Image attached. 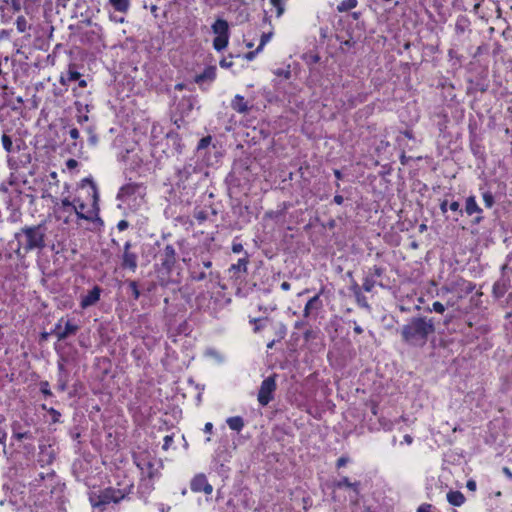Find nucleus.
Returning a JSON list of instances; mask_svg holds the SVG:
<instances>
[{
    "mask_svg": "<svg viewBox=\"0 0 512 512\" xmlns=\"http://www.w3.org/2000/svg\"><path fill=\"white\" fill-rule=\"evenodd\" d=\"M465 210L469 215H473L475 213L479 214L481 212V209L476 203L475 197L471 196L467 198Z\"/></svg>",
    "mask_w": 512,
    "mask_h": 512,
    "instance_id": "nucleus-19",
    "label": "nucleus"
},
{
    "mask_svg": "<svg viewBox=\"0 0 512 512\" xmlns=\"http://www.w3.org/2000/svg\"><path fill=\"white\" fill-rule=\"evenodd\" d=\"M334 174H335V176H336V178H337V179H340V178H341V173H340V171H339V170H335V171H334Z\"/></svg>",
    "mask_w": 512,
    "mask_h": 512,
    "instance_id": "nucleus-53",
    "label": "nucleus"
},
{
    "mask_svg": "<svg viewBox=\"0 0 512 512\" xmlns=\"http://www.w3.org/2000/svg\"><path fill=\"white\" fill-rule=\"evenodd\" d=\"M231 106L235 111H237L239 113H245L248 111L247 102L244 100V97L241 95L235 96V98L232 100Z\"/></svg>",
    "mask_w": 512,
    "mask_h": 512,
    "instance_id": "nucleus-13",
    "label": "nucleus"
},
{
    "mask_svg": "<svg viewBox=\"0 0 512 512\" xmlns=\"http://www.w3.org/2000/svg\"><path fill=\"white\" fill-rule=\"evenodd\" d=\"M125 227L126 226H124V225L119 226L120 230H123Z\"/></svg>",
    "mask_w": 512,
    "mask_h": 512,
    "instance_id": "nucleus-61",
    "label": "nucleus"
},
{
    "mask_svg": "<svg viewBox=\"0 0 512 512\" xmlns=\"http://www.w3.org/2000/svg\"><path fill=\"white\" fill-rule=\"evenodd\" d=\"M432 311L442 314L445 311V306L442 303L436 301L432 305Z\"/></svg>",
    "mask_w": 512,
    "mask_h": 512,
    "instance_id": "nucleus-31",
    "label": "nucleus"
},
{
    "mask_svg": "<svg viewBox=\"0 0 512 512\" xmlns=\"http://www.w3.org/2000/svg\"><path fill=\"white\" fill-rule=\"evenodd\" d=\"M247 47H248V48H252V47H253V44H252V43H248V44H247Z\"/></svg>",
    "mask_w": 512,
    "mask_h": 512,
    "instance_id": "nucleus-60",
    "label": "nucleus"
},
{
    "mask_svg": "<svg viewBox=\"0 0 512 512\" xmlns=\"http://www.w3.org/2000/svg\"><path fill=\"white\" fill-rule=\"evenodd\" d=\"M428 507L429 506H427V507L421 506V507L418 508L417 512H427Z\"/></svg>",
    "mask_w": 512,
    "mask_h": 512,
    "instance_id": "nucleus-51",
    "label": "nucleus"
},
{
    "mask_svg": "<svg viewBox=\"0 0 512 512\" xmlns=\"http://www.w3.org/2000/svg\"><path fill=\"white\" fill-rule=\"evenodd\" d=\"M343 197L341 195H335L334 197V202L338 205L342 204L343 203Z\"/></svg>",
    "mask_w": 512,
    "mask_h": 512,
    "instance_id": "nucleus-43",
    "label": "nucleus"
},
{
    "mask_svg": "<svg viewBox=\"0 0 512 512\" xmlns=\"http://www.w3.org/2000/svg\"><path fill=\"white\" fill-rule=\"evenodd\" d=\"M118 224L124 225V224H128V223H127L125 220H120V221L118 222Z\"/></svg>",
    "mask_w": 512,
    "mask_h": 512,
    "instance_id": "nucleus-57",
    "label": "nucleus"
},
{
    "mask_svg": "<svg viewBox=\"0 0 512 512\" xmlns=\"http://www.w3.org/2000/svg\"><path fill=\"white\" fill-rule=\"evenodd\" d=\"M272 33H263L260 39V43L258 45V51H262L265 45L271 40Z\"/></svg>",
    "mask_w": 512,
    "mask_h": 512,
    "instance_id": "nucleus-27",
    "label": "nucleus"
},
{
    "mask_svg": "<svg viewBox=\"0 0 512 512\" xmlns=\"http://www.w3.org/2000/svg\"><path fill=\"white\" fill-rule=\"evenodd\" d=\"M123 268L129 269L131 271H135L137 267V257L135 254L130 253L125 250L123 254V262H122Z\"/></svg>",
    "mask_w": 512,
    "mask_h": 512,
    "instance_id": "nucleus-12",
    "label": "nucleus"
},
{
    "mask_svg": "<svg viewBox=\"0 0 512 512\" xmlns=\"http://www.w3.org/2000/svg\"><path fill=\"white\" fill-rule=\"evenodd\" d=\"M23 237L28 249L41 248L44 245V234L41 226H30L23 230Z\"/></svg>",
    "mask_w": 512,
    "mask_h": 512,
    "instance_id": "nucleus-6",
    "label": "nucleus"
},
{
    "mask_svg": "<svg viewBox=\"0 0 512 512\" xmlns=\"http://www.w3.org/2000/svg\"><path fill=\"white\" fill-rule=\"evenodd\" d=\"M12 6H13L14 11H19L21 9L20 3L17 0L12 1Z\"/></svg>",
    "mask_w": 512,
    "mask_h": 512,
    "instance_id": "nucleus-41",
    "label": "nucleus"
},
{
    "mask_svg": "<svg viewBox=\"0 0 512 512\" xmlns=\"http://www.w3.org/2000/svg\"><path fill=\"white\" fill-rule=\"evenodd\" d=\"M110 20L116 22V23H123L124 22V17H118L114 14H110Z\"/></svg>",
    "mask_w": 512,
    "mask_h": 512,
    "instance_id": "nucleus-39",
    "label": "nucleus"
},
{
    "mask_svg": "<svg viewBox=\"0 0 512 512\" xmlns=\"http://www.w3.org/2000/svg\"><path fill=\"white\" fill-rule=\"evenodd\" d=\"M275 389L276 383L272 377L263 380L258 392V402L262 406H266L273 399Z\"/></svg>",
    "mask_w": 512,
    "mask_h": 512,
    "instance_id": "nucleus-7",
    "label": "nucleus"
},
{
    "mask_svg": "<svg viewBox=\"0 0 512 512\" xmlns=\"http://www.w3.org/2000/svg\"><path fill=\"white\" fill-rule=\"evenodd\" d=\"M16 100H17V102H18V103H23V99H22V97H20V96H19V97H17V99H16Z\"/></svg>",
    "mask_w": 512,
    "mask_h": 512,
    "instance_id": "nucleus-56",
    "label": "nucleus"
},
{
    "mask_svg": "<svg viewBox=\"0 0 512 512\" xmlns=\"http://www.w3.org/2000/svg\"><path fill=\"white\" fill-rule=\"evenodd\" d=\"M354 331H355V333H357V334H361V333L363 332L362 328H361L360 326H358V325H356V326L354 327Z\"/></svg>",
    "mask_w": 512,
    "mask_h": 512,
    "instance_id": "nucleus-50",
    "label": "nucleus"
},
{
    "mask_svg": "<svg viewBox=\"0 0 512 512\" xmlns=\"http://www.w3.org/2000/svg\"><path fill=\"white\" fill-rule=\"evenodd\" d=\"M87 87V81L84 79L79 80L78 87L73 89V94L76 98H80L83 96L84 92L82 91Z\"/></svg>",
    "mask_w": 512,
    "mask_h": 512,
    "instance_id": "nucleus-26",
    "label": "nucleus"
},
{
    "mask_svg": "<svg viewBox=\"0 0 512 512\" xmlns=\"http://www.w3.org/2000/svg\"><path fill=\"white\" fill-rule=\"evenodd\" d=\"M345 464H346V459L345 458L338 459V461H337V466L338 467L344 466Z\"/></svg>",
    "mask_w": 512,
    "mask_h": 512,
    "instance_id": "nucleus-49",
    "label": "nucleus"
},
{
    "mask_svg": "<svg viewBox=\"0 0 512 512\" xmlns=\"http://www.w3.org/2000/svg\"><path fill=\"white\" fill-rule=\"evenodd\" d=\"M15 24H16L17 31L19 33H24L30 27L28 25L26 18L22 15L17 17Z\"/></svg>",
    "mask_w": 512,
    "mask_h": 512,
    "instance_id": "nucleus-22",
    "label": "nucleus"
},
{
    "mask_svg": "<svg viewBox=\"0 0 512 512\" xmlns=\"http://www.w3.org/2000/svg\"><path fill=\"white\" fill-rule=\"evenodd\" d=\"M247 264H248V260L246 258H241L238 260V262L236 264H233L231 266V270H235V271H239V272H246Z\"/></svg>",
    "mask_w": 512,
    "mask_h": 512,
    "instance_id": "nucleus-25",
    "label": "nucleus"
},
{
    "mask_svg": "<svg viewBox=\"0 0 512 512\" xmlns=\"http://www.w3.org/2000/svg\"><path fill=\"white\" fill-rule=\"evenodd\" d=\"M176 262V253L172 246L165 247L161 254V264L159 271L163 274H169Z\"/></svg>",
    "mask_w": 512,
    "mask_h": 512,
    "instance_id": "nucleus-8",
    "label": "nucleus"
},
{
    "mask_svg": "<svg viewBox=\"0 0 512 512\" xmlns=\"http://www.w3.org/2000/svg\"><path fill=\"white\" fill-rule=\"evenodd\" d=\"M81 74L75 70L69 69L66 74L61 75L60 83L62 85H68L70 82L78 81L80 79Z\"/></svg>",
    "mask_w": 512,
    "mask_h": 512,
    "instance_id": "nucleus-14",
    "label": "nucleus"
},
{
    "mask_svg": "<svg viewBox=\"0 0 512 512\" xmlns=\"http://www.w3.org/2000/svg\"><path fill=\"white\" fill-rule=\"evenodd\" d=\"M205 277V274L204 273H201L198 277L199 280L203 279Z\"/></svg>",
    "mask_w": 512,
    "mask_h": 512,
    "instance_id": "nucleus-58",
    "label": "nucleus"
},
{
    "mask_svg": "<svg viewBox=\"0 0 512 512\" xmlns=\"http://www.w3.org/2000/svg\"><path fill=\"white\" fill-rule=\"evenodd\" d=\"M190 489L195 493L203 492L206 495H211L213 492V487L209 484L204 474H197L192 478L190 482Z\"/></svg>",
    "mask_w": 512,
    "mask_h": 512,
    "instance_id": "nucleus-9",
    "label": "nucleus"
},
{
    "mask_svg": "<svg viewBox=\"0 0 512 512\" xmlns=\"http://www.w3.org/2000/svg\"><path fill=\"white\" fill-rule=\"evenodd\" d=\"M146 188L142 184L130 183L123 186L118 193V207L135 210L145 202Z\"/></svg>",
    "mask_w": 512,
    "mask_h": 512,
    "instance_id": "nucleus-3",
    "label": "nucleus"
},
{
    "mask_svg": "<svg viewBox=\"0 0 512 512\" xmlns=\"http://www.w3.org/2000/svg\"><path fill=\"white\" fill-rule=\"evenodd\" d=\"M1 142H2V146H3L4 150L6 152L10 153L13 148V142H12L11 137L9 135H7L6 133H4L1 137Z\"/></svg>",
    "mask_w": 512,
    "mask_h": 512,
    "instance_id": "nucleus-24",
    "label": "nucleus"
},
{
    "mask_svg": "<svg viewBox=\"0 0 512 512\" xmlns=\"http://www.w3.org/2000/svg\"><path fill=\"white\" fill-rule=\"evenodd\" d=\"M211 140H212L211 136L203 137L197 145L198 150H202V149H205L206 147H208L211 143Z\"/></svg>",
    "mask_w": 512,
    "mask_h": 512,
    "instance_id": "nucleus-30",
    "label": "nucleus"
},
{
    "mask_svg": "<svg viewBox=\"0 0 512 512\" xmlns=\"http://www.w3.org/2000/svg\"><path fill=\"white\" fill-rule=\"evenodd\" d=\"M468 488L474 490L475 489V483L474 482H468L467 484Z\"/></svg>",
    "mask_w": 512,
    "mask_h": 512,
    "instance_id": "nucleus-52",
    "label": "nucleus"
},
{
    "mask_svg": "<svg viewBox=\"0 0 512 512\" xmlns=\"http://www.w3.org/2000/svg\"><path fill=\"white\" fill-rule=\"evenodd\" d=\"M447 207H449V209L453 212H457L459 210V203L458 202H451L450 204H448L447 202H444L441 204V209L443 212H447Z\"/></svg>",
    "mask_w": 512,
    "mask_h": 512,
    "instance_id": "nucleus-28",
    "label": "nucleus"
},
{
    "mask_svg": "<svg viewBox=\"0 0 512 512\" xmlns=\"http://www.w3.org/2000/svg\"><path fill=\"white\" fill-rule=\"evenodd\" d=\"M503 473H504L508 478L512 479V472H511V470H510L509 468L504 467V468H503Z\"/></svg>",
    "mask_w": 512,
    "mask_h": 512,
    "instance_id": "nucleus-44",
    "label": "nucleus"
},
{
    "mask_svg": "<svg viewBox=\"0 0 512 512\" xmlns=\"http://www.w3.org/2000/svg\"><path fill=\"white\" fill-rule=\"evenodd\" d=\"M358 4L357 0H343L337 7L339 12H346L354 9Z\"/></svg>",
    "mask_w": 512,
    "mask_h": 512,
    "instance_id": "nucleus-21",
    "label": "nucleus"
},
{
    "mask_svg": "<svg viewBox=\"0 0 512 512\" xmlns=\"http://www.w3.org/2000/svg\"><path fill=\"white\" fill-rule=\"evenodd\" d=\"M203 265L206 268H210L211 267V262L210 261L204 262Z\"/></svg>",
    "mask_w": 512,
    "mask_h": 512,
    "instance_id": "nucleus-54",
    "label": "nucleus"
},
{
    "mask_svg": "<svg viewBox=\"0 0 512 512\" xmlns=\"http://www.w3.org/2000/svg\"><path fill=\"white\" fill-rule=\"evenodd\" d=\"M281 289L284 290V291H288L290 289V284L288 282H283L281 284Z\"/></svg>",
    "mask_w": 512,
    "mask_h": 512,
    "instance_id": "nucleus-46",
    "label": "nucleus"
},
{
    "mask_svg": "<svg viewBox=\"0 0 512 512\" xmlns=\"http://www.w3.org/2000/svg\"><path fill=\"white\" fill-rule=\"evenodd\" d=\"M78 330V326L74 324L73 322L67 320L64 321L63 319L59 320V322L56 324L54 333L58 340H63L67 338L70 335H74Z\"/></svg>",
    "mask_w": 512,
    "mask_h": 512,
    "instance_id": "nucleus-10",
    "label": "nucleus"
},
{
    "mask_svg": "<svg viewBox=\"0 0 512 512\" xmlns=\"http://www.w3.org/2000/svg\"><path fill=\"white\" fill-rule=\"evenodd\" d=\"M50 414L53 416V420L57 421L60 417V413L56 411L55 409L51 408L49 409Z\"/></svg>",
    "mask_w": 512,
    "mask_h": 512,
    "instance_id": "nucleus-40",
    "label": "nucleus"
},
{
    "mask_svg": "<svg viewBox=\"0 0 512 512\" xmlns=\"http://www.w3.org/2000/svg\"><path fill=\"white\" fill-rule=\"evenodd\" d=\"M483 201L486 207L490 208L494 203V197L490 192H485L483 193Z\"/></svg>",
    "mask_w": 512,
    "mask_h": 512,
    "instance_id": "nucleus-29",
    "label": "nucleus"
},
{
    "mask_svg": "<svg viewBox=\"0 0 512 512\" xmlns=\"http://www.w3.org/2000/svg\"><path fill=\"white\" fill-rule=\"evenodd\" d=\"M242 250H243V246H242V244H240V243H233V245H232V251H233L234 253H240V252H242Z\"/></svg>",
    "mask_w": 512,
    "mask_h": 512,
    "instance_id": "nucleus-38",
    "label": "nucleus"
},
{
    "mask_svg": "<svg viewBox=\"0 0 512 512\" xmlns=\"http://www.w3.org/2000/svg\"><path fill=\"white\" fill-rule=\"evenodd\" d=\"M403 439H404V442L408 445H410L413 441V439L410 435H405Z\"/></svg>",
    "mask_w": 512,
    "mask_h": 512,
    "instance_id": "nucleus-47",
    "label": "nucleus"
},
{
    "mask_svg": "<svg viewBox=\"0 0 512 512\" xmlns=\"http://www.w3.org/2000/svg\"><path fill=\"white\" fill-rule=\"evenodd\" d=\"M69 136L73 140H77L79 138V131L77 128H71L69 130Z\"/></svg>",
    "mask_w": 512,
    "mask_h": 512,
    "instance_id": "nucleus-35",
    "label": "nucleus"
},
{
    "mask_svg": "<svg viewBox=\"0 0 512 512\" xmlns=\"http://www.w3.org/2000/svg\"><path fill=\"white\" fill-rule=\"evenodd\" d=\"M232 65V62H227L226 60L220 61V66L224 68H228Z\"/></svg>",
    "mask_w": 512,
    "mask_h": 512,
    "instance_id": "nucleus-45",
    "label": "nucleus"
},
{
    "mask_svg": "<svg viewBox=\"0 0 512 512\" xmlns=\"http://www.w3.org/2000/svg\"><path fill=\"white\" fill-rule=\"evenodd\" d=\"M75 106L79 113V115L77 116L78 123L83 124L84 122H87L88 115L84 114V112H88V104L82 103L81 101L76 100Z\"/></svg>",
    "mask_w": 512,
    "mask_h": 512,
    "instance_id": "nucleus-15",
    "label": "nucleus"
},
{
    "mask_svg": "<svg viewBox=\"0 0 512 512\" xmlns=\"http://www.w3.org/2000/svg\"><path fill=\"white\" fill-rule=\"evenodd\" d=\"M51 176H52L53 178H55V177H56V173H55V172L51 173Z\"/></svg>",
    "mask_w": 512,
    "mask_h": 512,
    "instance_id": "nucleus-62",
    "label": "nucleus"
},
{
    "mask_svg": "<svg viewBox=\"0 0 512 512\" xmlns=\"http://www.w3.org/2000/svg\"><path fill=\"white\" fill-rule=\"evenodd\" d=\"M85 184H89L90 191H88L89 199L86 203L78 202L76 205L68 200H62L61 204L55 209L56 220L64 224L72 223L76 220H84L89 222H99L103 224L99 217L98 208V191L94 182L85 178L82 180V188Z\"/></svg>",
    "mask_w": 512,
    "mask_h": 512,
    "instance_id": "nucleus-1",
    "label": "nucleus"
},
{
    "mask_svg": "<svg viewBox=\"0 0 512 512\" xmlns=\"http://www.w3.org/2000/svg\"><path fill=\"white\" fill-rule=\"evenodd\" d=\"M366 291H370V285L364 286Z\"/></svg>",
    "mask_w": 512,
    "mask_h": 512,
    "instance_id": "nucleus-59",
    "label": "nucleus"
},
{
    "mask_svg": "<svg viewBox=\"0 0 512 512\" xmlns=\"http://www.w3.org/2000/svg\"><path fill=\"white\" fill-rule=\"evenodd\" d=\"M269 2L275 9L276 16L280 17L284 12V0H269Z\"/></svg>",
    "mask_w": 512,
    "mask_h": 512,
    "instance_id": "nucleus-23",
    "label": "nucleus"
},
{
    "mask_svg": "<svg viewBox=\"0 0 512 512\" xmlns=\"http://www.w3.org/2000/svg\"><path fill=\"white\" fill-rule=\"evenodd\" d=\"M123 498L124 494L120 490L113 488L93 491L90 494V502L93 507H102L110 503H117Z\"/></svg>",
    "mask_w": 512,
    "mask_h": 512,
    "instance_id": "nucleus-5",
    "label": "nucleus"
},
{
    "mask_svg": "<svg viewBox=\"0 0 512 512\" xmlns=\"http://www.w3.org/2000/svg\"><path fill=\"white\" fill-rule=\"evenodd\" d=\"M212 32L215 35L213 40V48L221 52L223 51L229 44V24L226 20L222 18H218L211 26Z\"/></svg>",
    "mask_w": 512,
    "mask_h": 512,
    "instance_id": "nucleus-4",
    "label": "nucleus"
},
{
    "mask_svg": "<svg viewBox=\"0 0 512 512\" xmlns=\"http://www.w3.org/2000/svg\"><path fill=\"white\" fill-rule=\"evenodd\" d=\"M41 391H42L43 394H45L47 396H50L52 394L51 391H50L48 382H42L41 383Z\"/></svg>",
    "mask_w": 512,
    "mask_h": 512,
    "instance_id": "nucleus-33",
    "label": "nucleus"
},
{
    "mask_svg": "<svg viewBox=\"0 0 512 512\" xmlns=\"http://www.w3.org/2000/svg\"><path fill=\"white\" fill-rule=\"evenodd\" d=\"M227 424L231 430L240 431L244 427L243 419L239 416L227 419Z\"/></svg>",
    "mask_w": 512,
    "mask_h": 512,
    "instance_id": "nucleus-20",
    "label": "nucleus"
},
{
    "mask_svg": "<svg viewBox=\"0 0 512 512\" xmlns=\"http://www.w3.org/2000/svg\"><path fill=\"white\" fill-rule=\"evenodd\" d=\"M100 292V288L94 287L86 295L82 296L81 307L85 309L96 304L100 298Z\"/></svg>",
    "mask_w": 512,
    "mask_h": 512,
    "instance_id": "nucleus-11",
    "label": "nucleus"
},
{
    "mask_svg": "<svg viewBox=\"0 0 512 512\" xmlns=\"http://www.w3.org/2000/svg\"><path fill=\"white\" fill-rule=\"evenodd\" d=\"M434 332V323L431 319L418 317L413 318L402 328L403 339L413 345L425 344L428 335Z\"/></svg>",
    "mask_w": 512,
    "mask_h": 512,
    "instance_id": "nucleus-2",
    "label": "nucleus"
},
{
    "mask_svg": "<svg viewBox=\"0 0 512 512\" xmlns=\"http://www.w3.org/2000/svg\"><path fill=\"white\" fill-rule=\"evenodd\" d=\"M338 487H354V484H351L347 478H343L337 483Z\"/></svg>",
    "mask_w": 512,
    "mask_h": 512,
    "instance_id": "nucleus-34",
    "label": "nucleus"
},
{
    "mask_svg": "<svg viewBox=\"0 0 512 512\" xmlns=\"http://www.w3.org/2000/svg\"><path fill=\"white\" fill-rule=\"evenodd\" d=\"M109 3L120 13H126L130 8V0H109Z\"/></svg>",
    "mask_w": 512,
    "mask_h": 512,
    "instance_id": "nucleus-17",
    "label": "nucleus"
},
{
    "mask_svg": "<svg viewBox=\"0 0 512 512\" xmlns=\"http://www.w3.org/2000/svg\"><path fill=\"white\" fill-rule=\"evenodd\" d=\"M6 433L3 431H0V443L4 444L6 440Z\"/></svg>",
    "mask_w": 512,
    "mask_h": 512,
    "instance_id": "nucleus-48",
    "label": "nucleus"
},
{
    "mask_svg": "<svg viewBox=\"0 0 512 512\" xmlns=\"http://www.w3.org/2000/svg\"><path fill=\"white\" fill-rule=\"evenodd\" d=\"M78 165V162L75 159H69L66 162V167L70 170L76 168Z\"/></svg>",
    "mask_w": 512,
    "mask_h": 512,
    "instance_id": "nucleus-37",
    "label": "nucleus"
},
{
    "mask_svg": "<svg viewBox=\"0 0 512 512\" xmlns=\"http://www.w3.org/2000/svg\"><path fill=\"white\" fill-rule=\"evenodd\" d=\"M261 51H258V48L255 51H251L245 55V59L248 61H252L255 56L260 53Z\"/></svg>",
    "mask_w": 512,
    "mask_h": 512,
    "instance_id": "nucleus-36",
    "label": "nucleus"
},
{
    "mask_svg": "<svg viewBox=\"0 0 512 512\" xmlns=\"http://www.w3.org/2000/svg\"><path fill=\"white\" fill-rule=\"evenodd\" d=\"M172 442H173V436L172 435H166L164 437L163 449L164 450H168L169 447L171 446Z\"/></svg>",
    "mask_w": 512,
    "mask_h": 512,
    "instance_id": "nucleus-32",
    "label": "nucleus"
},
{
    "mask_svg": "<svg viewBox=\"0 0 512 512\" xmlns=\"http://www.w3.org/2000/svg\"><path fill=\"white\" fill-rule=\"evenodd\" d=\"M321 307V301L319 296L312 297L306 304L304 308V315L307 317L310 315L312 310H318Z\"/></svg>",
    "mask_w": 512,
    "mask_h": 512,
    "instance_id": "nucleus-18",
    "label": "nucleus"
},
{
    "mask_svg": "<svg viewBox=\"0 0 512 512\" xmlns=\"http://www.w3.org/2000/svg\"><path fill=\"white\" fill-rule=\"evenodd\" d=\"M90 141H91L92 144H96V141H97L96 137L95 136H91L90 137Z\"/></svg>",
    "mask_w": 512,
    "mask_h": 512,
    "instance_id": "nucleus-55",
    "label": "nucleus"
},
{
    "mask_svg": "<svg viewBox=\"0 0 512 512\" xmlns=\"http://www.w3.org/2000/svg\"><path fill=\"white\" fill-rule=\"evenodd\" d=\"M212 428H213L212 423L207 422V423L205 424V426H204V431H205L206 433H210V432L212 431Z\"/></svg>",
    "mask_w": 512,
    "mask_h": 512,
    "instance_id": "nucleus-42",
    "label": "nucleus"
},
{
    "mask_svg": "<svg viewBox=\"0 0 512 512\" xmlns=\"http://www.w3.org/2000/svg\"><path fill=\"white\" fill-rule=\"evenodd\" d=\"M447 500L450 504L454 506H461L465 501V497L459 491H450L447 494Z\"/></svg>",
    "mask_w": 512,
    "mask_h": 512,
    "instance_id": "nucleus-16",
    "label": "nucleus"
}]
</instances>
